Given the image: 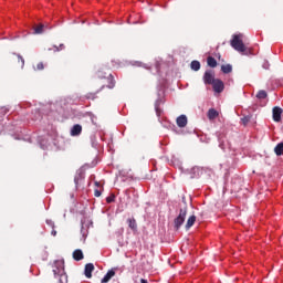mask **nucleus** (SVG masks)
<instances>
[{
  "label": "nucleus",
  "mask_w": 283,
  "mask_h": 283,
  "mask_svg": "<svg viewBox=\"0 0 283 283\" xmlns=\"http://www.w3.org/2000/svg\"><path fill=\"white\" fill-rule=\"evenodd\" d=\"M55 280H59V283H67V274L65 273V266L62 261L55 262V269H53Z\"/></svg>",
  "instance_id": "f257e3e1"
},
{
  "label": "nucleus",
  "mask_w": 283,
  "mask_h": 283,
  "mask_svg": "<svg viewBox=\"0 0 283 283\" xmlns=\"http://www.w3.org/2000/svg\"><path fill=\"white\" fill-rule=\"evenodd\" d=\"M230 45L231 48H233V50L240 52L241 54H249V52L247 51V45H244V42H242V34L233 35Z\"/></svg>",
  "instance_id": "f03ea898"
},
{
  "label": "nucleus",
  "mask_w": 283,
  "mask_h": 283,
  "mask_svg": "<svg viewBox=\"0 0 283 283\" xmlns=\"http://www.w3.org/2000/svg\"><path fill=\"white\" fill-rule=\"evenodd\" d=\"M187 218V206L179 210V216L175 219V229L178 231L182 224H185V219Z\"/></svg>",
  "instance_id": "7ed1b4c3"
},
{
  "label": "nucleus",
  "mask_w": 283,
  "mask_h": 283,
  "mask_svg": "<svg viewBox=\"0 0 283 283\" xmlns=\"http://www.w3.org/2000/svg\"><path fill=\"white\" fill-rule=\"evenodd\" d=\"M216 74L213 71H206L203 74V83L205 85H213V83L217 81Z\"/></svg>",
  "instance_id": "20e7f679"
},
{
  "label": "nucleus",
  "mask_w": 283,
  "mask_h": 283,
  "mask_svg": "<svg viewBox=\"0 0 283 283\" xmlns=\"http://www.w3.org/2000/svg\"><path fill=\"white\" fill-rule=\"evenodd\" d=\"M282 112H283V109L280 106H275L272 109L274 123H280V120H282Z\"/></svg>",
  "instance_id": "39448f33"
},
{
  "label": "nucleus",
  "mask_w": 283,
  "mask_h": 283,
  "mask_svg": "<svg viewBox=\"0 0 283 283\" xmlns=\"http://www.w3.org/2000/svg\"><path fill=\"white\" fill-rule=\"evenodd\" d=\"M212 88L217 94H221V92H224V82L222 80H216V82L212 84Z\"/></svg>",
  "instance_id": "423d86ee"
},
{
  "label": "nucleus",
  "mask_w": 283,
  "mask_h": 283,
  "mask_svg": "<svg viewBox=\"0 0 283 283\" xmlns=\"http://www.w3.org/2000/svg\"><path fill=\"white\" fill-rule=\"evenodd\" d=\"M94 272V265L92 263H87L85 265L84 275L88 280L92 279V273Z\"/></svg>",
  "instance_id": "0eeeda50"
},
{
  "label": "nucleus",
  "mask_w": 283,
  "mask_h": 283,
  "mask_svg": "<svg viewBox=\"0 0 283 283\" xmlns=\"http://www.w3.org/2000/svg\"><path fill=\"white\" fill-rule=\"evenodd\" d=\"M176 123L178 127H187V115H180L177 117Z\"/></svg>",
  "instance_id": "6e6552de"
},
{
  "label": "nucleus",
  "mask_w": 283,
  "mask_h": 283,
  "mask_svg": "<svg viewBox=\"0 0 283 283\" xmlns=\"http://www.w3.org/2000/svg\"><path fill=\"white\" fill-rule=\"evenodd\" d=\"M114 275H116V271H114V269L109 270L105 276L101 280V283H107L109 282V280H112V277H114Z\"/></svg>",
  "instance_id": "1a4fd4ad"
},
{
  "label": "nucleus",
  "mask_w": 283,
  "mask_h": 283,
  "mask_svg": "<svg viewBox=\"0 0 283 283\" xmlns=\"http://www.w3.org/2000/svg\"><path fill=\"white\" fill-rule=\"evenodd\" d=\"M127 224L132 231H138V223L136 222L135 218L127 219Z\"/></svg>",
  "instance_id": "9d476101"
},
{
  "label": "nucleus",
  "mask_w": 283,
  "mask_h": 283,
  "mask_svg": "<svg viewBox=\"0 0 283 283\" xmlns=\"http://www.w3.org/2000/svg\"><path fill=\"white\" fill-rule=\"evenodd\" d=\"M108 90H114L116 87V80H114V75L109 74V76L106 78Z\"/></svg>",
  "instance_id": "9b49d317"
},
{
  "label": "nucleus",
  "mask_w": 283,
  "mask_h": 283,
  "mask_svg": "<svg viewBox=\"0 0 283 283\" xmlns=\"http://www.w3.org/2000/svg\"><path fill=\"white\" fill-rule=\"evenodd\" d=\"M81 132H83V126L76 124L71 129V136H80Z\"/></svg>",
  "instance_id": "f8f14e48"
},
{
  "label": "nucleus",
  "mask_w": 283,
  "mask_h": 283,
  "mask_svg": "<svg viewBox=\"0 0 283 283\" xmlns=\"http://www.w3.org/2000/svg\"><path fill=\"white\" fill-rule=\"evenodd\" d=\"M84 255H83V250L77 249L73 252V260H75V262H81V260H83Z\"/></svg>",
  "instance_id": "ddd939ff"
},
{
  "label": "nucleus",
  "mask_w": 283,
  "mask_h": 283,
  "mask_svg": "<svg viewBox=\"0 0 283 283\" xmlns=\"http://www.w3.org/2000/svg\"><path fill=\"white\" fill-rule=\"evenodd\" d=\"M220 114L218 113V111H216V108H210L208 111V118L209 120H216V118H218Z\"/></svg>",
  "instance_id": "4468645a"
},
{
  "label": "nucleus",
  "mask_w": 283,
  "mask_h": 283,
  "mask_svg": "<svg viewBox=\"0 0 283 283\" xmlns=\"http://www.w3.org/2000/svg\"><path fill=\"white\" fill-rule=\"evenodd\" d=\"M221 72H223V74H231L233 66H231V64H223L221 65Z\"/></svg>",
  "instance_id": "2eb2a0df"
},
{
  "label": "nucleus",
  "mask_w": 283,
  "mask_h": 283,
  "mask_svg": "<svg viewBox=\"0 0 283 283\" xmlns=\"http://www.w3.org/2000/svg\"><path fill=\"white\" fill-rule=\"evenodd\" d=\"M196 224V216L192 214L188 218L187 223H186V229H191V227Z\"/></svg>",
  "instance_id": "dca6fc26"
},
{
  "label": "nucleus",
  "mask_w": 283,
  "mask_h": 283,
  "mask_svg": "<svg viewBox=\"0 0 283 283\" xmlns=\"http://www.w3.org/2000/svg\"><path fill=\"white\" fill-rule=\"evenodd\" d=\"M207 64L209 67H218V61H216L213 56H208Z\"/></svg>",
  "instance_id": "f3484780"
},
{
  "label": "nucleus",
  "mask_w": 283,
  "mask_h": 283,
  "mask_svg": "<svg viewBox=\"0 0 283 283\" xmlns=\"http://www.w3.org/2000/svg\"><path fill=\"white\" fill-rule=\"evenodd\" d=\"M102 90H105V85H102V87L96 91L95 93H88L86 94V98L94 101V98H96V94H98L99 92H102Z\"/></svg>",
  "instance_id": "a211bd4d"
},
{
  "label": "nucleus",
  "mask_w": 283,
  "mask_h": 283,
  "mask_svg": "<svg viewBox=\"0 0 283 283\" xmlns=\"http://www.w3.org/2000/svg\"><path fill=\"white\" fill-rule=\"evenodd\" d=\"M274 153L277 155V156H282L283 154V143H280L275 146L274 148Z\"/></svg>",
  "instance_id": "6ab92c4d"
},
{
  "label": "nucleus",
  "mask_w": 283,
  "mask_h": 283,
  "mask_svg": "<svg viewBox=\"0 0 283 283\" xmlns=\"http://www.w3.org/2000/svg\"><path fill=\"white\" fill-rule=\"evenodd\" d=\"M191 70H193L195 72H198V70H200V62L198 61H192L190 64Z\"/></svg>",
  "instance_id": "aec40b11"
},
{
  "label": "nucleus",
  "mask_w": 283,
  "mask_h": 283,
  "mask_svg": "<svg viewBox=\"0 0 283 283\" xmlns=\"http://www.w3.org/2000/svg\"><path fill=\"white\" fill-rule=\"evenodd\" d=\"M266 96H269V94H266V91H259L256 94V98H260V99H264L266 98Z\"/></svg>",
  "instance_id": "412c9836"
},
{
  "label": "nucleus",
  "mask_w": 283,
  "mask_h": 283,
  "mask_svg": "<svg viewBox=\"0 0 283 283\" xmlns=\"http://www.w3.org/2000/svg\"><path fill=\"white\" fill-rule=\"evenodd\" d=\"M251 118L252 116L251 115H247L244 116L243 118H241V122L244 126L249 125V123H251Z\"/></svg>",
  "instance_id": "4be33fe9"
},
{
  "label": "nucleus",
  "mask_w": 283,
  "mask_h": 283,
  "mask_svg": "<svg viewBox=\"0 0 283 283\" xmlns=\"http://www.w3.org/2000/svg\"><path fill=\"white\" fill-rule=\"evenodd\" d=\"M43 24H39L38 27L34 28V34H43Z\"/></svg>",
  "instance_id": "5701e85b"
},
{
  "label": "nucleus",
  "mask_w": 283,
  "mask_h": 283,
  "mask_svg": "<svg viewBox=\"0 0 283 283\" xmlns=\"http://www.w3.org/2000/svg\"><path fill=\"white\" fill-rule=\"evenodd\" d=\"M160 103H163V99H158L155 103V109H156L157 116H160Z\"/></svg>",
  "instance_id": "b1692460"
},
{
  "label": "nucleus",
  "mask_w": 283,
  "mask_h": 283,
  "mask_svg": "<svg viewBox=\"0 0 283 283\" xmlns=\"http://www.w3.org/2000/svg\"><path fill=\"white\" fill-rule=\"evenodd\" d=\"M114 200H116V196H114V195H111V196H108L107 198H106V202L109 205V203H112V202H114Z\"/></svg>",
  "instance_id": "393cba45"
},
{
  "label": "nucleus",
  "mask_w": 283,
  "mask_h": 283,
  "mask_svg": "<svg viewBox=\"0 0 283 283\" xmlns=\"http://www.w3.org/2000/svg\"><path fill=\"white\" fill-rule=\"evenodd\" d=\"M55 52H61V50H65V44H60L59 46L54 45Z\"/></svg>",
  "instance_id": "a878e982"
},
{
  "label": "nucleus",
  "mask_w": 283,
  "mask_h": 283,
  "mask_svg": "<svg viewBox=\"0 0 283 283\" xmlns=\"http://www.w3.org/2000/svg\"><path fill=\"white\" fill-rule=\"evenodd\" d=\"M18 63H21V67H23V65H25V60H23V56L18 55Z\"/></svg>",
  "instance_id": "bb28decb"
},
{
  "label": "nucleus",
  "mask_w": 283,
  "mask_h": 283,
  "mask_svg": "<svg viewBox=\"0 0 283 283\" xmlns=\"http://www.w3.org/2000/svg\"><path fill=\"white\" fill-rule=\"evenodd\" d=\"M80 180H83V176H81V175L75 176L74 182H75L76 187H78V181H80Z\"/></svg>",
  "instance_id": "cd10ccee"
},
{
  "label": "nucleus",
  "mask_w": 283,
  "mask_h": 283,
  "mask_svg": "<svg viewBox=\"0 0 283 283\" xmlns=\"http://www.w3.org/2000/svg\"><path fill=\"white\" fill-rule=\"evenodd\" d=\"M44 67H45V66L43 65V62H40V63L36 64L35 70L41 71V70H44Z\"/></svg>",
  "instance_id": "c85d7f7f"
},
{
  "label": "nucleus",
  "mask_w": 283,
  "mask_h": 283,
  "mask_svg": "<svg viewBox=\"0 0 283 283\" xmlns=\"http://www.w3.org/2000/svg\"><path fill=\"white\" fill-rule=\"evenodd\" d=\"M46 224H48L49 227H51V229H54V221L48 219V220H46Z\"/></svg>",
  "instance_id": "c756f323"
},
{
  "label": "nucleus",
  "mask_w": 283,
  "mask_h": 283,
  "mask_svg": "<svg viewBox=\"0 0 283 283\" xmlns=\"http://www.w3.org/2000/svg\"><path fill=\"white\" fill-rule=\"evenodd\" d=\"M94 196H95V198H101V190L95 189Z\"/></svg>",
  "instance_id": "7c9ffc66"
},
{
  "label": "nucleus",
  "mask_w": 283,
  "mask_h": 283,
  "mask_svg": "<svg viewBox=\"0 0 283 283\" xmlns=\"http://www.w3.org/2000/svg\"><path fill=\"white\" fill-rule=\"evenodd\" d=\"M82 233L85 235L87 233V230L85 229V222H82Z\"/></svg>",
  "instance_id": "2f4dec72"
},
{
  "label": "nucleus",
  "mask_w": 283,
  "mask_h": 283,
  "mask_svg": "<svg viewBox=\"0 0 283 283\" xmlns=\"http://www.w3.org/2000/svg\"><path fill=\"white\" fill-rule=\"evenodd\" d=\"M51 235L56 237V230L53 229V230L51 231Z\"/></svg>",
  "instance_id": "473e14b6"
},
{
  "label": "nucleus",
  "mask_w": 283,
  "mask_h": 283,
  "mask_svg": "<svg viewBox=\"0 0 283 283\" xmlns=\"http://www.w3.org/2000/svg\"><path fill=\"white\" fill-rule=\"evenodd\" d=\"M95 187H101V184L98 181H95Z\"/></svg>",
  "instance_id": "72a5a7b5"
},
{
  "label": "nucleus",
  "mask_w": 283,
  "mask_h": 283,
  "mask_svg": "<svg viewBox=\"0 0 283 283\" xmlns=\"http://www.w3.org/2000/svg\"><path fill=\"white\" fill-rule=\"evenodd\" d=\"M140 283H148V282H147V280L142 279V280H140Z\"/></svg>",
  "instance_id": "f704fd0d"
}]
</instances>
